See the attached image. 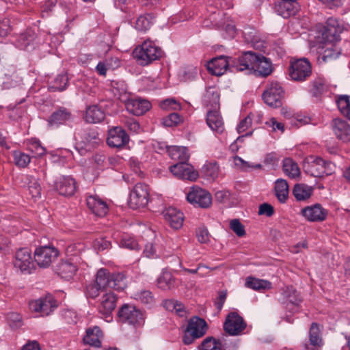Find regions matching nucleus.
<instances>
[{"instance_id":"b1692460","label":"nucleus","mask_w":350,"mask_h":350,"mask_svg":"<svg viewBox=\"0 0 350 350\" xmlns=\"http://www.w3.org/2000/svg\"><path fill=\"white\" fill-rule=\"evenodd\" d=\"M55 189L60 195L72 196L76 190V182L70 176H62L55 183Z\"/></svg>"},{"instance_id":"473e14b6","label":"nucleus","mask_w":350,"mask_h":350,"mask_svg":"<svg viewBox=\"0 0 350 350\" xmlns=\"http://www.w3.org/2000/svg\"><path fill=\"white\" fill-rule=\"evenodd\" d=\"M112 86L114 95L123 103L131 97L130 94L128 92L126 85L124 81H113Z\"/></svg>"},{"instance_id":"58836bf2","label":"nucleus","mask_w":350,"mask_h":350,"mask_svg":"<svg viewBox=\"0 0 350 350\" xmlns=\"http://www.w3.org/2000/svg\"><path fill=\"white\" fill-rule=\"evenodd\" d=\"M126 280L122 273H113L111 275L109 288L117 291H121L126 288Z\"/></svg>"},{"instance_id":"c03bdc74","label":"nucleus","mask_w":350,"mask_h":350,"mask_svg":"<svg viewBox=\"0 0 350 350\" xmlns=\"http://www.w3.org/2000/svg\"><path fill=\"white\" fill-rule=\"evenodd\" d=\"M111 275V274H110L107 270L105 269H100L96 273V282L102 288H109Z\"/></svg>"},{"instance_id":"423d86ee","label":"nucleus","mask_w":350,"mask_h":350,"mask_svg":"<svg viewBox=\"0 0 350 350\" xmlns=\"http://www.w3.org/2000/svg\"><path fill=\"white\" fill-rule=\"evenodd\" d=\"M118 316L121 322L135 327L142 326L145 321L144 313L133 304H124L118 310Z\"/></svg>"},{"instance_id":"72a5a7b5","label":"nucleus","mask_w":350,"mask_h":350,"mask_svg":"<svg viewBox=\"0 0 350 350\" xmlns=\"http://www.w3.org/2000/svg\"><path fill=\"white\" fill-rule=\"evenodd\" d=\"M163 305L166 310L174 312L180 317H183L186 314L185 306L178 300L167 299L163 301Z\"/></svg>"},{"instance_id":"f704fd0d","label":"nucleus","mask_w":350,"mask_h":350,"mask_svg":"<svg viewBox=\"0 0 350 350\" xmlns=\"http://www.w3.org/2000/svg\"><path fill=\"white\" fill-rule=\"evenodd\" d=\"M284 296L288 301L287 308L291 310H297L301 301L297 291L292 286L287 287L284 292Z\"/></svg>"},{"instance_id":"49530a36","label":"nucleus","mask_w":350,"mask_h":350,"mask_svg":"<svg viewBox=\"0 0 350 350\" xmlns=\"http://www.w3.org/2000/svg\"><path fill=\"white\" fill-rule=\"evenodd\" d=\"M13 157L15 165L20 167H27L31 161L29 155L21 151H14Z\"/></svg>"},{"instance_id":"37998d69","label":"nucleus","mask_w":350,"mask_h":350,"mask_svg":"<svg viewBox=\"0 0 350 350\" xmlns=\"http://www.w3.org/2000/svg\"><path fill=\"white\" fill-rule=\"evenodd\" d=\"M132 297L144 304L152 305L154 302V299L152 293L147 290L135 293L132 295Z\"/></svg>"},{"instance_id":"0eeeda50","label":"nucleus","mask_w":350,"mask_h":350,"mask_svg":"<svg viewBox=\"0 0 350 350\" xmlns=\"http://www.w3.org/2000/svg\"><path fill=\"white\" fill-rule=\"evenodd\" d=\"M57 306L56 301L51 295L31 300L29 303L30 311L40 317L48 316Z\"/></svg>"},{"instance_id":"13d9d810","label":"nucleus","mask_w":350,"mask_h":350,"mask_svg":"<svg viewBox=\"0 0 350 350\" xmlns=\"http://www.w3.org/2000/svg\"><path fill=\"white\" fill-rule=\"evenodd\" d=\"M184 270L190 273H198L201 276L207 275L209 272L210 267L206 265V264H198L196 268L193 269H186L183 268Z\"/></svg>"},{"instance_id":"dca6fc26","label":"nucleus","mask_w":350,"mask_h":350,"mask_svg":"<svg viewBox=\"0 0 350 350\" xmlns=\"http://www.w3.org/2000/svg\"><path fill=\"white\" fill-rule=\"evenodd\" d=\"M59 256V250L53 245H44L37 247L33 253L35 262H53Z\"/></svg>"},{"instance_id":"4d7b16f0","label":"nucleus","mask_w":350,"mask_h":350,"mask_svg":"<svg viewBox=\"0 0 350 350\" xmlns=\"http://www.w3.org/2000/svg\"><path fill=\"white\" fill-rule=\"evenodd\" d=\"M14 269L24 275L31 274L36 270L35 264H14Z\"/></svg>"},{"instance_id":"680f3d73","label":"nucleus","mask_w":350,"mask_h":350,"mask_svg":"<svg viewBox=\"0 0 350 350\" xmlns=\"http://www.w3.org/2000/svg\"><path fill=\"white\" fill-rule=\"evenodd\" d=\"M160 106L163 109H173L176 110L180 109V105L174 99L170 98L162 101Z\"/></svg>"},{"instance_id":"1a4fd4ad","label":"nucleus","mask_w":350,"mask_h":350,"mask_svg":"<svg viewBox=\"0 0 350 350\" xmlns=\"http://www.w3.org/2000/svg\"><path fill=\"white\" fill-rule=\"evenodd\" d=\"M149 201V187L147 185L137 183L130 193L129 206L132 208L146 206Z\"/></svg>"},{"instance_id":"c9c22d12","label":"nucleus","mask_w":350,"mask_h":350,"mask_svg":"<svg viewBox=\"0 0 350 350\" xmlns=\"http://www.w3.org/2000/svg\"><path fill=\"white\" fill-rule=\"evenodd\" d=\"M245 286L256 291H260L271 288V283L265 280L248 277L246 279Z\"/></svg>"},{"instance_id":"6e6552de","label":"nucleus","mask_w":350,"mask_h":350,"mask_svg":"<svg viewBox=\"0 0 350 350\" xmlns=\"http://www.w3.org/2000/svg\"><path fill=\"white\" fill-rule=\"evenodd\" d=\"M312 73L310 62L306 58H301L292 62L289 68V76L295 81L306 80Z\"/></svg>"},{"instance_id":"2eb2a0df","label":"nucleus","mask_w":350,"mask_h":350,"mask_svg":"<svg viewBox=\"0 0 350 350\" xmlns=\"http://www.w3.org/2000/svg\"><path fill=\"white\" fill-rule=\"evenodd\" d=\"M117 299V296L113 293L109 292L104 294L100 299L98 310L107 322L112 321L111 314L116 308Z\"/></svg>"},{"instance_id":"de8ad7c7","label":"nucleus","mask_w":350,"mask_h":350,"mask_svg":"<svg viewBox=\"0 0 350 350\" xmlns=\"http://www.w3.org/2000/svg\"><path fill=\"white\" fill-rule=\"evenodd\" d=\"M337 105L340 112L345 116L350 114V99L347 95L339 96L337 100Z\"/></svg>"},{"instance_id":"393cba45","label":"nucleus","mask_w":350,"mask_h":350,"mask_svg":"<svg viewBox=\"0 0 350 350\" xmlns=\"http://www.w3.org/2000/svg\"><path fill=\"white\" fill-rule=\"evenodd\" d=\"M87 206L88 208L96 215L105 216L108 212V206L106 202L97 196L88 197Z\"/></svg>"},{"instance_id":"7ed1b4c3","label":"nucleus","mask_w":350,"mask_h":350,"mask_svg":"<svg viewBox=\"0 0 350 350\" xmlns=\"http://www.w3.org/2000/svg\"><path fill=\"white\" fill-rule=\"evenodd\" d=\"M219 96L217 93L208 92L205 96L204 101L207 105H210L213 110L207 112L206 123L211 130L218 134H221L225 130L224 123L217 108L219 107Z\"/></svg>"},{"instance_id":"412c9836","label":"nucleus","mask_w":350,"mask_h":350,"mask_svg":"<svg viewBox=\"0 0 350 350\" xmlns=\"http://www.w3.org/2000/svg\"><path fill=\"white\" fill-rule=\"evenodd\" d=\"M301 215L309 221H323L327 215V211L320 204L306 206L301 209Z\"/></svg>"},{"instance_id":"bb28decb","label":"nucleus","mask_w":350,"mask_h":350,"mask_svg":"<svg viewBox=\"0 0 350 350\" xmlns=\"http://www.w3.org/2000/svg\"><path fill=\"white\" fill-rule=\"evenodd\" d=\"M72 119L70 111L64 107H60L55 111L49 117V124L51 126H58Z\"/></svg>"},{"instance_id":"9b49d317","label":"nucleus","mask_w":350,"mask_h":350,"mask_svg":"<svg viewBox=\"0 0 350 350\" xmlns=\"http://www.w3.org/2000/svg\"><path fill=\"white\" fill-rule=\"evenodd\" d=\"M284 95V90L278 82H271L267 85L262 94L264 102L271 107L282 106V98Z\"/></svg>"},{"instance_id":"aec40b11","label":"nucleus","mask_w":350,"mask_h":350,"mask_svg":"<svg viewBox=\"0 0 350 350\" xmlns=\"http://www.w3.org/2000/svg\"><path fill=\"white\" fill-rule=\"evenodd\" d=\"M126 110L135 116H141L148 111L150 107V103L142 98H129L124 103Z\"/></svg>"},{"instance_id":"e2e57ef3","label":"nucleus","mask_w":350,"mask_h":350,"mask_svg":"<svg viewBox=\"0 0 350 350\" xmlns=\"http://www.w3.org/2000/svg\"><path fill=\"white\" fill-rule=\"evenodd\" d=\"M121 245L129 250H138V243L132 237H124L121 241Z\"/></svg>"},{"instance_id":"774afa93","label":"nucleus","mask_w":350,"mask_h":350,"mask_svg":"<svg viewBox=\"0 0 350 350\" xmlns=\"http://www.w3.org/2000/svg\"><path fill=\"white\" fill-rule=\"evenodd\" d=\"M68 77L66 75H59L57 77L55 80V84L56 86L55 87V89L58 90L59 91H63L64 90L68 84Z\"/></svg>"},{"instance_id":"f257e3e1","label":"nucleus","mask_w":350,"mask_h":350,"mask_svg":"<svg viewBox=\"0 0 350 350\" xmlns=\"http://www.w3.org/2000/svg\"><path fill=\"white\" fill-rule=\"evenodd\" d=\"M232 67L237 72H245V74H255L257 76L267 77L272 72L271 62L260 54L252 51L243 53L232 62Z\"/></svg>"},{"instance_id":"8fccbe9b","label":"nucleus","mask_w":350,"mask_h":350,"mask_svg":"<svg viewBox=\"0 0 350 350\" xmlns=\"http://www.w3.org/2000/svg\"><path fill=\"white\" fill-rule=\"evenodd\" d=\"M230 228L239 237L245 235V226L241 223L239 219H233L230 221Z\"/></svg>"},{"instance_id":"20e7f679","label":"nucleus","mask_w":350,"mask_h":350,"mask_svg":"<svg viewBox=\"0 0 350 350\" xmlns=\"http://www.w3.org/2000/svg\"><path fill=\"white\" fill-rule=\"evenodd\" d=\"M161 55V49L149 41H145L140 47L136 48L133 51L134 57L142 66L148 65L159 59Z\"/></svg>"},{"instance_id":"6e6d98bb","label":"nucleus","mask_w":350,"mask_h":350,"mask_svg":"<svg viewBox=\"0 0 350 350\" xmlns=\"http://www.w3.org/2000/svg\"><path fill=\"white\" fill-rule=\"evenodd\" d=\"M28 149L38 157H41L46 152L45 148L42 146L40 142L36 140H33L29 143Z\"/></svg>"},{"instance_id":"2f4dec72","label":"nucleus","mask_w":350,"mask_h":350,"mask_svg":"<svg viewBox=\"0 0 350 350\" xmlns=\"http://www.w3.org/2000/svg\"><path fill=\"white\" fill-rule=\"evenodd\" d=\"M169 156L174 160L179 162H187L189 158L187 148L180 146H170L167 149Z\"/></svg>"},{"instance_id":"5701e85b","label":"nucleus","mask_w":350,"mask_h":350,"mask_svg":"<svg viewBox=\"0 0 350 350\" xmlns=\"http://www.w3.org/2000/svg\"><path fill=\"white\" fill-rule=\"evenodd\" d=\"M163 217L170 226L174 229L182 227L184 221L183 213L174 207H169L163 211Z\"/></svg>"},{"instance_id":"69168bd1","label":"nucleus","mask_w":350,"mask_h":350,"mask_svg":"<svg viewBox=\"0 0 350 350\" xmlns=\"http://www.w3.org/2000/svg\"><path fill=\"white\" fill-rule=\"evenodd\" d=\"M252 125V118L250 115L243 119L237 126V131L239 133H242L246 131Z\"/></svg>"},{"instance_id":"79ce46f5","label":"nucleus","mask_w":350,"mask_h":350,"mask_svg":"<svg viewBox=\"0 0 350 350\" xmlns=\"http://www.w3.org/2000/svg\"><path fill=\"white\" fill-rule=\"evenodd\" d=\"M202 172L208 179L214 180L219 174V166L217 163H207L203 165Z\"/></svg>"},{"instance_id":"ea45409f","label":"nucleus","mask_w":350,"mask_h":350,"mask_svg":"<svg viewBox=\"0 0 350 350\" xmlns=\"http://www.w3.org/2000/svg\"><path fill=\"white\" fill-rule=\"evenodd\" d=\"M77 271L75 264H59L57 269V273L63 278L69 280Z\"/></svg>"},{"instance_id":"7c9ffc66","label":"nucleus","mask_w":350,"mask_h":350,"mask_svg":"<svg viewBox=\"0 0 350 350\" xmlns=\"http://www.w3.org/2000/svg\"><path fill=\"white\" fill-rule=\"evenodd\" d=\"M174 278L172 274L167 271H163L157 280V286L163 291H169L174 287Z\"/></svg>"},{"instance_id":"cd10ccee","label":"nucleus","mask_w":350,"mask_h":350,"mask_svg":"<svg viewBox=\"0 0 350 350\" xmlns=\"http://www.w3.org/2000/svg\"><path fill=\"white\" fill-rule=\"evenodd\" d=\"M332 126L338 139L343 142L350 141V125L347 122L336 119L333 122Z\"/></svg>"},{"instance_id":"f3484780","label":"nucleus","mask_w":350,"mask_h":350,"mask_svg":"<svg viewBox=\"0 0 350 350\" xmlns=\"http://www.w3.org/2000/svg\"><path fill=\"white\" fill-rule=\"evenodd\" d=\"M129 142V135L121 127L116 126L109 131L107 142L110 147L120 148L125 146Z\"/></svg>"},{"instance_id":"a211bd4d","label":"nucleus","mask_w":350,"mask_h":350,"mask_svg":"<svg viewBox=\"0 0 350 350\" xmlns=\"http://www.w3.org/2000/svg\"><path fill=\"white\" fill-rule=\"evenodd\" d=\"M246 324L243 318L236 312L230 313L225 321L224 327L230 335H239L245 328Z\"/></svg>"},{"instance_id":"338daca9","label":"nucleus","mask_w":350,"mask_h":350,"mask_svg":"<svg viewBox=\"0 0 350 350\" xmlns=\"http://www.w3.org/2000/svg\"><path fill=\"white\" fill-rule=\"evenodd\" d=\"M100 288H102V287L98 286L95 282L94 284H91L86 287V294L92 298H95L98 295Z\"/></svg>"},{"instance_id":"09e8293b","label":"nucleus","mask_w":350,"mask_h":350,"mask_svg":"<svg viewBox=\"0 0 350 350\" xmlns=\"http://www.w3.org/2000/svg\"><path fill=\"white\" fill-rule=\"evenodd\" d=\"M15 258L17 261L21 262H31V252L27 247L20 248L16 251Z\"/></svg>"},{"instance_id":"5fc2aeb1","label":"nucleus","mask_w":350,"mask_h":350,"mask_svg":"<svg viewBox=\"0 0 350 350\" xmlns=\"http://www.w3.org/2000/svg\"><path fill=\"white\" fill-rule=\"evenodd\" d=\"M6 320L10 326L12 327H20L22 324V318L17 312H9L6 316Z\"/></svg>"},{"instance_id":"f8f14e48","label":"nucleus","mask_w":350,"mask_h":350,"mask_svg":"<svg viewBox=\"0 0 350 350\" xmlns=\"http://www.w3.org/2000/svg\"><path fill=\"white\" fill-rule=\"evenodd\" d=\"M188 202L193 205L206 208L212 204V196L211 193L201 187L195 186L190 189L187 195Z\"/></svg>"},{"instance_id":"864d4df0","label":"nucleus","mask_w":350,"mask_h":350,"mask_svg":"<svg viewBox=\"0 0 350 350\" xmlns=\"http://www.w3.org/2000/svg\"><path fill=\"white\" fill-rule=\"evenodd\" d=\"M202 350H221L220 342L212 338H208L202 344Z\"/></svg>"},{"instance_id":"4be33fe9","label":"nucleus","mask_w":350,"mask_h":350,"mask_svg":"<svg viewBox=\"0 0 350 350\" xmlns=\"http://www.w3.org/2000/svg\"><path fill=\"white\" fill-rule=\"evenodd\" d=\"M319 53V61L327 63L338 57L341 53V49L337 44L324 42Z\"/></svg>"},{"instance_id":"052dcab7","label":"nucleus","mask_w":350,"mask_h":350,"mask_svg":"<svg viewBox=\"0 0 350 350\" xmlns=\"http://www.w3.org/2000/svg\"><path fill=\"white\" fill-rule=\"evenodd\" d=\"M93 245L95 250L103 251L110 247L111 242L103 237H99L94 240Z\"/></svg>"},{"instance_id":"4c0bfd02","label":"nucleus","mask_w":350,"mask_h":350,"mask_svg":"<svg viewBox=\"0 0 350 350\" xmlns=\"http://www.w3.org/2000/svg\"><path fill=\"white\" fill-rule=\"evenodd\" d=\"M283 170L285 174L291 178L299 176L300 174V170L297 164L290 158H286L284 160Z\"/></svg>"},{"instance_id":"e433bc0d","label":"nucleus","mask_w":350,"mask_h":350,"mask_svg":"<svg viewBox=\"0 0 350 350\" xmlns=\"http://www.w3.org/2000/svg\"><path fill=\"white\" fill-rule=\"evenodd\" d=\"M275 195L280 202H285L288 196V185L286 180L278 179L275 182Z\"/></svg>"},{"instance_id":"4468645a","label":"nucleus","mask_w":350,"mask_h":350,"mask_svg":"<svg viewBox=\"0 0 350 350\" xmlns=\"http://www.w3.org/2000/svg\"><path fill=\"white\" fill-rule=\"evenodd\" d=\"M172 174L178 178L194 181L198 178V172L187 162H178L170 167Z\"/></svg>"},{"instance_id":"9d476101","label":"nucleus","mask_w":350,"mask_h":350,"mask_svg":"<svg viewBox=\"0 0 350 350\" xmlns=\"http://www.w3.org/2000/svg\"><path fill=\"white\" fill-rule=\"evenodd\" d=\"M98 133L94 130L81 131L75 135V148L81 154L90 151L94 147Z\"/></svg>"},{"instance_id":"c85d7f7f","label":"nucleus","mask_w":350,"mask_h":350,"mask_svg":"<svg viewBox=\"0 0 350 350\" xmlns=\"http://www.w3.org/2000/svg\"><path fill=\"white\" fill-rule=\"evenodd\" d=\"M105 117L104 111L96 105L88 107L86 109L85 120L88 123H98L102 122Z\"/></svg>"},{"instance_id":"a18cd8bd","label":"nucleus","mask_w":350,"mask_h":350,"mask_svg":"<svg viewBox=\"0 0 350 350\" xmlns=\"http://www.w3.org/2000/svg\"><path fill=\"white\" fill-rule=\"evenodd\" d=\"M278 12L283 18H288L295 14L293 5L291 1H282L278 5Z\"/></svg>"},{"instance_id":"a19ab883","label":"nucleus","mask_w":350,"mask_h":350,"mask_svg":"<svg viewBox=\"0 0 350 350\" xmlns=\"http://www.w3.org/2000/svg\"><path fill=\"white\" fill-rule=\"evenodd\" d=\"M310 342L313 346L321 347L323 345V340L320 334V328L317 323H313L311 325L309 332Z\"/></svg>"},{"instance_id":"f03ea898","label":"nucleus","mask_w":350,"mask_h":350,"mask_svg":"<svg viewBox=\"0 0 350 350\" xmlns=\"http://www.w3.org/2000/svg\"><path fill=\"white\" fill-rule=\"evenodd\" d=\"M303 168L306 173L312 176L322 177L332 174L335 170V165L319 157L310 155L305 159Z\"/></svg>"},{"instance_id":"bf43d9fd","label":"nucleus","mask_w":350,"mask_h":350,"mask_svg":"<svg viewBox=\"0 0 350 350\" xmlns=\"http://www.w3.org/2000/svg\"><path fill=\"white\" fill-rule=\"evenodd\" d=\"M198 240L202 243H208L210 240V234L204 226L199 227L196 230Z\"/></svg>"},{"instance_id":"603ef678","label":"nucleus","mask_w":350,"mask_h":350,"mask_svg":"<svg viewBox=\"0 0 350 350\" xmlns=\"http://www.w3.org/2000/svg\"><path fill=\"white\" fill-rule=\"evenodd\" d=\"M182 121L181 117L177 113H171L163 118V124L167 127L177 125Z\"/></svg>"},{"instance_id":"39448f33","label":"nucleus","mask_w":350,"mask_h":350,"mask_svg":"<svg viewBox=\"0 0 350 350\" xmlns=\"http://www.w3.org/2000/svg\"><path fill=\"white\" fill-rule=\"evenodd\" d=\"M207 324L206 321L198 317H193L189 319L183 336V342L190 345L198 338L202 337L206 332Z\"/></svg>"},{"instance_id":"3c124183","label":"nucleus","mask_w":350,"mask_h":350,"mask_svg":"<svg viewBox=\"0 0 350 350\" xmlns=\"http://www.w3.org/2000/svg\"><path fill=\"white\" fill-rule=\"evenodd\" d=\"M152 21L146 16H140L136 21L135 28L140 31H147L151 26Z\"/></svg>"},{"instance_id":"a878e982","label":"nucleus","mask_w":350,"mask_h":350,"mask_svg":"<svg viewBox=\"0 0 350 350\" xmlns=\"http://www.w3.org/2000/svg\"><path fill=\"white\" fill-rule=\"evenodd\" d=\"M103 338V334L100 327L94 326L86 329L83 340L86 345L99 348L101 347Z\"/></svg>"},{"instance_id":"0e129e2a","label":"nucleus","mask_w":350,"mask_h":350,"mask_svg":"<svg viewBox=\"0 0 350 350\" xmlns=\"http://www.w3.org/2000/svg\"><path fill=\"white\" fill-rule=\"evenodd\" d=\"M274 213V208L273 206L267 203H263L260 205L258 209V215H266L267 217H271Z\"/></svg>"},{"instance_id":"6ab92c4d","label":"nucleus","mask_w":350,"mask_h":350,"mask_svg":"<svg viewBox=\"0 0 350 350\" xmlns=\"http://www.w3.org/2000/svg\"><path fill=\"white\" fill-rule=\"evenodd\" d=\"M342 29L338 25V21L332 18H329L326 23V26L322 33V38L324 42H330L337 44L340 40V33Z\"/></svg>"},{"instance_id":"ddd939ff","label":"nucleus","mask_w":350,"mask_h":350,"mask_svg":"<svg viewBox=\"0 0 350 350\" xmlns=\"http://www.w3.org/2000/svg\"><path fill=\"white\" fill-rule=\"evenodd\" d=\"M237 59H230L228 57L220 55L219 57L213 58L207 63L206 67L209 72L216 76H221L224 75L228 68L232 69V71H237L235 68L232 67V62Z\"/></svg>"},{"instance_id":"c756f323","label":"nucleus","mask_w":350,"mask_h":350,"mask_svg":"<svg viewBox=\"0 0 350 350\" xmlns=\"http://www.w3.org/2000/svg\"><path fill=\"white\" fill-rule=\"evenodd\" d=\"M313 191L311 186L304 183H297L293 187V194L297 201H306L311 197Z\"/></svg>"}]
</instances>
